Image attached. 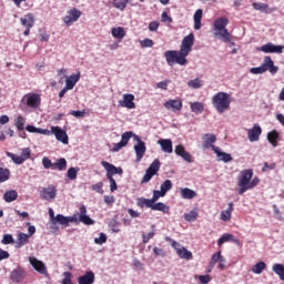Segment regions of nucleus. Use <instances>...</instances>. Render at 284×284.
I'll return each mask as SVG.
<instances>
[{"label": "nucleus", "instance_id": "f257e3e1", "mask_svg": "<svg viewBox=\"0 0 284 284\" xmlns=\"http://www.w3.org/2000/svg\"><path fill=\"white\" fill-rule=\"evenodd\" d=\"M192 45H194V33H190L184 37L180 50H169L164 52L168 65H187V54L192 52Z\"/></svg>", "mask_w": 284, "mask_h": 284}, {"label": "nucleus", "instance_id": "f03ea898", "mask_svg": "<svg viewBox=\"0 0 284 284\" xmlns=\"http://www.w3.org/2000/svg\"><path fill=\"white\" fill-rule=\"evenodd\" d=\"M70 223H83L84 225H94V220H92L88 215V209L85 207V205H81L79 214H74L72 216H64L63 214L55 215L52 225H64V227H68Z\"/></svg>", "mask_w": 284, "mask_h": 284}, {"label": "nucleus", "instance_id": "7ed1b4c3", "mask_svg": "<svg viewBox=\"0 0 284 284\" xmlns=\"http://www.w3.org/2000/svg\"><path fill=\"white\" fill-rule=\"evenodd\" d=\"M211 101L213 108L219 112V114H223V112H227V110H230L232 95L227 92L220 91L212 97Z\"/></svg>", "mask_w": 284, "mask_h": 284}, {"label": "nucleus", "instance_id": "20e7f679", "mask_svg": "<svg viewBox=\"0 0 284 284\" xmlns=\"http://www.w3.org/2000/svg\"><path fill=\"white\" fill-rule=\"evenodd\" d=\"M227 23H230V20L223 17L217 18L214 21V37H216V39H221L224 43H230L232 41V34L227 31Z\"/></svg>", "mask_w": 284, "mask_h": 284}, {"label": "nucleus", "instance_id": "39448f33", "mask_svg": "<svg viewBox=\"0 0 284 284\" xmlns=\"http://www.w3.org/2000/svg\"><path fill=\"white\" fill-rule=\"evenodd\" d=\"M101 165L106 172V179L110 183V192H116V190H119V186L116 185V180H114V174H119L120 176H122L123 169L121 166H114V164H111L108 161H102Z\"/></svg>", "mask_w": 284, "mask_h": 284}, {"label": "nucleus", "instance_id": "423d86ee", "mask_svg": "<svg viewBox=\"0 0 284 284\" xmlns=\"http://www.w3.org/2000/svg\"><path fill=\"white\" fill-rule=\"evenodd\" d=\"M254 176V171L252 169H244L240 172L237 176L239 194H245L250 190V183Z\"/></svg>", "mask_w": 284, "mask_h": 284}, {"label": "nucleus", "instance_id": "0eeeda50", "mask_svg": "<svg viewBox=\"0 0 284 284\" xmlns=\"http://www.w3.org/2000/svg\"><path fill=\"white\" fill-rule=\"evenodd\" d=\"M132 139L136 143L133 146V150H134L135 156H136V163H140V161H142V159H143V156H145V152H146L148 148L145 146V142H143V140H141V136L133 133Z\"/></svg>", "mask_w": 284, "mask_h": 284}, {"label": "nucleus", "instance_id": "6e6552de", "mask_svg": "<svg viewBox=\"0 0 284 284\" xmlns=\"http://www.w3.org/2000/svg\"><path fill=\"white\" fill-rule=\"evenodd\" d=\"M168 241L171 242L172 247L175 250L178 256H180V258H184L185 261H192L193 255L192 252L189 251L187 248H185V246L181 245V243L166 237Z\"/></svg>", "mask_w": 284, "mask_h": 284}, {"label": "nucleus", "instance_id": "1a4fd4ad", "mask_svg": "<svg viewBox=\"0 0 284 284\" xmlns=\"http://www.w3.org/2000/svg\"><path fill=\"white\" fill-rule=\"evenodd\" d=\"M23 105L37 110L41 105V97L37 93H28L22 98Z\"/></svg>", "mask_w": 284, "mask_h": 284}, {"label": "nucleus", "instance_id": "9d476101", "mask_svg": "<svg viewBox=\"0 0 284 284\" xmlns=\"http://www.w3.org/2000/svg\"><path fill=\"white\" fill-rule=\"evenodd\" d=\"M159 170H161V161H159V159H155L146 169L145 174L142 179V183H150V181H152V176H155Z\"/></svg>", "mask_w": 284, "mask_h": 284}, {"label": "nucleus", "instance_id": "9b49d317", "mask_svg": "<svg viewBox=\"0 0 284 284\" xmlns=\"http://www.w3.org/2000/svg\"><path fill=\"white\" fill-rule=\"evenodd\" d=\"M258 52H264V54H283L284 45L283 44H274L272 42H267L262 47L257 48Z\"/></svg>", "mask_w": 284, "mask_h": 284}, {"label": "nucleus", "instance_id": "f8f14e48", "mask_svg": "<svg viewBox=\"0 0 284 284\" xmlns=\"http://www.w3.org/2000/svg\"><path fill=\"white\" fill-rule=\"evenodd\" d=\"M134 136V132L126 131L121 135V141L115 143L112 148V152H120V150H123L130 143V140Z\"/></svg>", "mask_w": 284, "mask_h": 284}, {"label": "nucleus", "instance_id": "ddd939ff", "mask_svg": "<svg viewBox=\"0 0 284 284\" xmlns=\"http://www.w3.org/2000/svg\"><path fill=\"white\" fill-rule=\"evenodd\" d=\"M81 19V10L73 8L67 12V16L63 18V23L65 26H72L73 23H77Z\"/></svg>", "mask_w": 284, "mask_h": 284}, {"label": "nucleus", "instance_id": "4468645a", "mask_svg": "<svg viewBox=\"0 0 284 284\" xmlns=\"http://www.w3.org/2000/svg\"><path fill=\"white\" fill-rule=\"evenodd\" d=\"M50 134H53L60 143H63V145H68L69 140H68V133L59 128V126H51V130L49 131Z\"/></svg>", "mask_w": 284, "mask_h": 284}, {"label": "nucleus", "instance_id": "2eb2a0df", "mask_svg": "<svg viewBox=\"0 0 284 284\" xmlns=\"http://www.w3.org/2000/svg\"><path fill=\"white\" fill-rule=\"evenodd\" d=\"M40 196L44 201H53V199H57V186L49 185L47 187H43L40 191Z\"/></svg>", "mask_w": 284, "mask_h": 284}, {"label": "nucleus", "instance_id": "dca6fc26", "mask_svg": "<svg viewBox=\"0 0 284 284\" xmlns=\"http://www.w3.org/2000/svg\"><path fill=\"white\" fill-rule=\"evenodd\" d=\"M120 108H128V110H134L136 108V104L134 103V94L132 93H124L123 100L119 101Z\"/></svg>", "mask_w": 284, "mask_h": 284}, {"label": "nucleus", "instance_id": "f3484780", "mask_svg": "<svg viewBox=\"0 0 284 284\" xmlns=\"http://www.w3.org/2000/svg\"><path fill=\"white\" fill-rule=\"evenodd\" d=\"M27 272L23 270V267H18L13 270L10 274V281L12 283H23L26 281Z\"/></svg>", "mask_w": 284, "mask_h": 284}, {"label": "nucleus", "instance_id": "a211bd4d", "mask_svg": "<svg viewBox=\"0 0 284 284\" xmlns=\"http://www.w3.org/2000/svg\"><path fill=\"white\" fill-rule=\"evenodd\" d=\"M29 263L33 270H36V272H39V274L48 275V268L45 267V264L37 257H29Z\"/></svg>", "mask_w": 284, "mask_h": 284}, {"label": "nucleus", "instance_id": "6ab92c4d", "mask_svg": "<svg viewBox=\"0 0 284 284\" xmlns=\"http://www.w3.org/2000/svg\"><path fill=\"white\" fill-rule=\"evenodd\" d=\"M262 133L263 130L261 129V125L254 124L252 129H247L248 141L251 143L258 141V139H261Z\"/></svg>", "mask_w": 284, "mask_h": 284}, {"label": "nucleus", "instance_id": "aec40b11", "mask_svg": "<svg viewBox=\"0 0 284 284\" xmlns=\"http://www.w3.org/2000/svg\"><path fill=\"white\" fill-rule=\"evenodd\" d=\"M262 68H263L264 72L268 71L271 74H276V72H278V67L274 65V61L272 60V58L270 55H266L264 58Z\"/></svg>", "mask_w": 284, "mask_h": 284}, {"label": "nucleus", "instance_id": "412c9836", "mask_svg": "<svg viewBox=\"0 0 284 284\" xmlns=\"http://www.w3.org/2000/svg\"><path fill=\"white\" fill-rule=\"evenodd\" d=\"M174 152L176 156H181V159H183V161H186V163H192V154L185 151V146H183V144L176 145Z\"/></svg>", "mask_w": 284, "mask_h": 284}, {"label": "nucleus", "instance_id": "4be33fe9", "mask_svg": "<svg viewBox=\"0 0 284 284\" xmlns=\"http://www.w3.org/2000/svg\"><path fill=\"white\" fill-rule=\"evenodd\" d=\"M81 80V72L73 73L65 78V87L69 90H74V85Z\"/></svg>", "mask_w": 284, "mask_h": 284}, {"label": "nucleus", "instance_id": "5701e85b", "mask_svg": "<svg viewBox=\"0 0 284 284\" xmlns=\"http://www.w3.org/2000/svg\"><path fill=\"white\" fill-rule=\"evenodd\" d=\"M166 110L171 112H180L183 109V102L181 100H169L164 103Z\"/></svg>", "mask_w": 284, "mask_h": 284}, {"label": "nucleus", "instance_id": "b1692460", "mask_svg": "<svg viewBox=\"0 0 284 284\" xmlns=\"http://www.w3.org/2000/svg\"><path fill=\"white\" fill-rule=\"evenodd\" d=\"M202 141H203V148H205L206 150H210V148H212V150H214V143H216V135L212 134V133H205L202 136Z\"/></svg>", "mask_w": 284, "mask_h": 284}, {"label": "nucleus", "instance_id": "393cba45", "mask_svg": "<svg viewBox=\"0 0 284 284\" xmlns=\"http://www.w3.org/2000/svg\"><path fill=\"white\" fill-rule=\"evenodd\" d=\"M213 152H215L217 161H222L223 163H230L233 161L232 154L222 152L219 146H213Z\"/></svg>", "mask_w": 284, "mask_h": 284}, {"label": "nucleus", "instance_id": "a878e982", "mask_svg": "<svg viewBox=\"0 0 284 284\" xmlns=\"http://www.w3.org/2000/svg\"><path fill=\"white\" fill-rule=\"evenodd\" d=\"M158 145H160L162 152L165 154H172L174 151L172 148V141L170 139H160L158 140Z\"/></svg>", "mask_w": 284, "mask_h": 284}, {"label": "nucleus", "instance_id": "bb28decb", "mask_svg": "<svg viewBox=\"0 0 284 284\" xmlns=\"http://www.w3.org/2000/svg\"><path fill=\"white\" fill-rule=\"evenodd\" d=\"M254 10H257L258 12H264L265 14H272V12H276V8H270L266 3L263 2H254L253 3Z\"/></svg>", "mask_w": 284, "mask_h": 284}, {"label": "nucleus", "instance_id": "cd10ccee", "mask_svg": "<svg viewBox=\"0 0 284 284\" xmlns=\"http://www.w3.org/2000/svg\"><path fill=\"white\" fill-rule=\"evenodd\" d=\"M79 284H94V272L87 271L82 276L78 277Z\"/></svg>", "mask_w": 284, "mask_h": 284}, {"label": "nucleus", "instance_id": "c85d7f7f", "mask_svg": "<svg viewBox=\"0 0 284 284\" xmlns=\"http://www.w3.org/2000/svg\"><path fill=\"white\" fill-rule=\"evenodd\" d=\"M27 132H30V134H44V136H50V130L37 128L34 125H27L26 126Z\"/></svg>", "mask_w": 284, "mask_h": 284}, {"label": "nucleus", "instance_id": "c756f323", "mask_svg": "<svg viewBox=\"0 0 284 284\" xmlns=\"http://www.w3.org/2000/svg\"><path fill=\"white\" fill-rule=\"evenodd\" d=\"M21 26L24 28H33L34 27V16L32 13L26 14L20 19Z\"/></svg>", "mask_w": 284, "mask_h": 284}, {"label": "nucleus", "instance_id": "7c9ffc66", "mask_svg": "<svg viewBox=\"0 0 284 284\" xmlns=\"http://www.w3.org/2000/svg\"><path fill=\"white\" fill-rule=\"evenodd\" d=\"M180 194L182 199L190 201L196 196V191L189 187H182L180 189Z\"/></svg>", "mask_w": 284, "mask_h": 284}, {"label": "nucleus", "instance_id": "2f4dec72", "mask_svg": "<svg viewBox=\"0 0 284 284\" xmlns=\"http://www.w3.org/2000/svg\"><path fill=\"white\" fill-rule=\"evenodd\" d=\"M232 212H234V202H230L229 207L221 212L220 219L222 221H230L232 219Z\"/></svg>", "mask_w": 284, "mask_h": 284}, {"label": "nucleus", "instance_id": "473e14b6", "mask_svg": "<svg viewBox=\"0 0 284 284\" xmlns=\"http://www.w3.org/2000/svg\"><path fill=\"white\" fill-rule=\"evenodd\" d=\"M111 34L114 39H119L121 41L122 39H125V29L123 27H114L111 29Z\"/></svg>", "mask_w": 284, "mask_h": 284}, {"label": "nucleus", "instance_id": "72a5a7b5", "mask_svg": "<svg viewBox=\"0 0 284 284\" xmlns=\"http://www.w3.org/2000/svg\"><path fill=\"white\" fill-rule=\"evenodd\" d=\"M194 30H201V20L203 19V9H197L193 16Z\"/></svg>", "mask_w": 284, "mask_h": 284}, {"label": "nucleus", "instance_id": "f704fd0d", "mask_svg": "<svg viewBox=\"0 0 284 284\" xmlns=\"http://www.w3.org/2000/svg\"><path fill=\"white\" fill-rule=\"evenodd\" d=\"M3 199L6 203H12L19 199V193H17L14 190H9L4 193Z\"/></svg>", "mask_w": 284, "mask_h": 284}, {"label": "nucleus", "instance_id": "c9c22d12", "mask_svg": "<svg viewBox=\"0 0 284 284\" xmlns=\"http://www.w3.org/2000/svg\"><path fill=\"white\" fill-rule=\"evenodd\" d=\"M274 274L280 277V281H284V265L280 263H275L272 266Z\"/></svg>", "mask_w": 284, "mask_h": 284}, {"label": "nucleus", "instance_id": "e433bc0d", "mask_svg": "<svg viewBox=\"0 0 284 284\" xmlns=\"http://www.w3.org/2000/svg\"><path fill=\"white\" fill-rule=\"evenodd\" d=\"M184 219L189 223H194V221H196V219H199V209H193L189 213H185Z\"/></svg>", "mask_w": 284, "mask_h": 284}, {"label": "nucleus", "instance_id": "4c0bfd02", "mask_svg": "<svg viewBox=\"0 0 284 284\" xmlns=\"http://www.w3.org/2000/svg\"><path fill=\"white\" fill-rule=\"evenodd\" d=\"M151 210H154L155 212H163L164 214H168L170 212V206L165 205L162 202L153 203V206Z\"/></svg>", "mask_w": 284, "mask_h": 284}, {"label": "nucleus", "instance_id": "58836bf2", "mask_svg": "<svg viewBox=\"0 0 284 284\" xmlns=\"http://www.w3.org/2000/svg\"><path fill=\"white\" fill-rule=\"evenodd\" d=\"M14 125L19 132H22V130H26V118L23 115H18L14 119Z\"/></svg>", "mask_w": 284, "mask_h": 284}, {"label": "nucleus", "instance_id": "ea45409f", "mask_svg": "<svg viewBox=\"0 0 284 284\" xmlns=\"http://www.w3.org/2000/svg\"><path fill=\"white\" fill-rule=\"evenodd\" d=\"M138 207H150L152 210L154 202L152 199L140 197L138 199Z\"/></svg>", "mask_w": 284, "mask_h": 284}, {"label": "nucleus", "instance_id": "a19ab883", "mask_svg": "<svg viewBox=\"0 0 284 284\" xmlns=\"http://www.w3.org/2000/svg\"><path fill=\"white\" fill-rule=\"evenodd\" d=\"M68 168V161L64 158L59 159L55 163H53V170H59V172H63Z\"/></svg>", "mask_w": 284, "mask_h": 284}, {"label": "nucleus", "instance_id": "79ce46f5", "mask_svg": "<svg viewBox=\"0 0 284 284\" xmlns=\"http://www.w3.org/2000/svg\"><path fill=\"white\" fill-rule=\"evenodd\" d=\"M205 110V106L203 105V102H193L191 103V111L195 114H203V111Z\"/></svg>", "mask_w": 284, "mask_h": 284}, {"label": "nucleus", "instance_id": "37998d69", "mask_svg": "<svg viewBox=\"0 0 284 284\" xmlns=\"http://www.w3.org/2000/svg\"><path fill=\"white\" fill-rule=\"evenodd\" d=\"M278 132L276 131H271L267 133V141L273 145V148H276L278 145Z\"/></svg>", "mask_w": 284, "mask_h": 284}, {"label": "nucleus", "instance_id": "c03bdc74", "mask_svg": "<svg viewBox=\"0 0 284 284\" xmlns=\"http://www.w3.org/2000/svg\"><path fill=\"white\" fill-rule=\"evenodd\" d=\"M170 190H172V181L165 180L160 186V194L165 196Z\"/></svg>", "mask_w": 284, "mask_h": 284}, {"label": "nucleus", "instance_id": "a18cd8bd", "mask_svg": "<svg viewBox=\"0 0 284 284\" xmlns=\"http://www.w3.org/2000/svg\"><path fill=\"white\" fill-rule=\"evenodd\" d=\"M30 239V235L26 233H19L18 234V240H17V246L18 247H23L28 243V240Z\"/></svg>", "mask_w": 284, "mask_h": 284}, {"label": "nucleus", "instance_id": "49530a36", "mask_svg": "<svg viewBox=\"0 0 284 284\" xmlns=\"http://www.w3.org/2000/svg\"><path fill=\"white\" fill-rule=\"evenodd\" d=\"M151 230L152 231L149 232L148 234H142L143 243H150L151 239L156 235V225L153 224L151 226Z\"/></svg>", "mask_w": 284, "mask_h": 284}, {"label": "nucleus", "instance_id": "de8ad7c7", "mask_svg": "<svg viewBox=\"0 0 284 284\" xmlns=\"http://www.w3.org/2000/svg\"><path fill=\"white\" fill-rule=\"evenodd\" d=\"M265 267H267V264H265V262H258L253 265L251 272H253V274H263V270H265Z\"/></svg>", "mask_w": 284, "mask_h": 284}, {"label": "nucleus", "instance_id": "09e8293b", "mask_svg": "<svg viewBox=\"0 0 284 284\" xmlns=\"http://www.w3.org/2000/svg\"><path fill=\"white\" fill-rule=\"evenodd\" d=\"M187 87L192 88L193 90H199V89L203 88V82L201 81V79L195 78L187 82Z\"/></svg>", "mask_w": 284, "mask_h": 284}, {"label": "nucleus", "instance_id": "8fccbe9b", "mask_svg": "<svg viewBox=\"0 0 284 284\" xmlns=\"http://www.w3.org/2000/svg\"><path fill=\"white\" fill-rule=\"evenodd\" d=\"M10 181V169L0 168V183Z\"/></svg>", "mask_w": 284, "mask_h": 284}, {"label": "nucleus", "instance_id": "3c124183", "mask_svg": "<svg viewBox=\"0 0 284 284\" xmlns=\"http://www.w3.org/2000/svg\"><path fill=\"white\" fill-rule=\"evenodd\" d=\"M7 156L16 163V165H23V159H21V155H17L11 152H7Z\"/></svg>", "mask_w": 284, "mask_h": 284}, {"label": "nucleus", "instance_id": "603ef678", "mask_svg": "<svg viewBox=\"0 0 284 284\" xmlns=\"http://www.w3.org/2000/svg\"><path fill=\"white\" fill-rule=\"evenodd\" d=\"M79 170L80 169H74V168H70L68 171H67V176L70 181H77V176L79 174Z\"/></svg>", "mask_w": 284, "mask_h": 284}, {"label": "nucleus", "instance_id": "864d4df0", "mask_svg": "<svg viewBox=\"0 0 284 284\" xmlns=\"http://www.w3.org/2000/svg\"><path fill=\"white\" fill-rule=\"evenodd\" d=\"M221 257H222L221 251H219L212 255L211 262H210L211 270H214V265H216V263H219Z\"/></svg>", "mask_w": 284, "mask_h": 284}, {"label": "nucleus", "instance_id": "5fc2aeb1", "mask_svg": "<svg viewBox=\"0 0 284 284\" xmlns=\"http://www.w3.org/2000/svg\"><path fill=\"white\" fill-rule=\"evenodd\" d=\"M95 245H103V243H108V235L105 233H100L99 237L94 239Z\"/></svg>", "mask_w": 284, "mask_h": 284}, {"label": "nucleus", "instance_id": "6e6d98bb", "mask_svg": "<svg viewBox=\"0 0 284 284\" xmlns=\"http://www.w3.org/2000/svg\"><path fill=\"white\" fill-rule=\"evenodd\" d=\"M232 236H233V235L230 234V233L223 234V235L219 239L217 245H223V243H227V242L232 241Z\"/></svg>", "mask_w": 284, "mask_h": 284}, {"label": "nucleus", "instance_id": "4d7b16f0", "mask_svg": "<svg viewBox=\"0 0 284 284\" xmlns=\"http://www.w3.org/2000/svg\"><path fill=\"white\" fill-rule=\"evenodd\" d=\"M2 245H12L14 243V237L10 234H4L1 240Z\"/></svg>", "mask_w": 284, "mask_h": 284}, {"label": "nucleus", "instance_id": "13d9d810", "mask_svg": "<svg viewBox=\"0 0 284 284\" xmlns=\"http://www.w3.org/2000/svg\"><path fill=\"white\" fill-rule=\"evenodd\" d=\"M31 154H32V151L29 148H26L22 150L20 159H22V162L26 163V161H28V159H30Z\"/></svg>", "mask_w": 284, "mask_h": 284}, {"label": "nucleus", "instance_id": "bf43d9fd", "mask_svg": "<svg viewBox=\"0 0 284 284\" xmlns=\"http://www.w3.org/2000/svg\"><path fill=\"white\" fill-rule=\"evenodd\" d=\"M42 165L44 168V170H53L54 163H52V160L49 158H43L42 159Z\"/></svg>", "mask_w": 284, "mask_h": 284}, {"label": "nucleus", "instance_id": "052dcab7", "mask_svg": "<svg viewBox=\"0 0 284 284\" xmlns=\"http://www.w3.org/2000/svg\"><path fill=\"white\" fill-rule=\"evenodd\" d=\"M113 7H115L116 10H123L124 8H128V4L124 0H113Z\"/></svg>", "mask_w": 284, "mask_h": 284}, {"label": "nucleus", "instance_id": "680f3d73", "mask_svg": "<svg viewBox=\"0 0 284 284\" xmlns=\"http://www.w3.org/2000/svg\"><path fill=\"white\" fill-rule=\"evenodd\" d=\"M140 45L141 48H152L154 45V41H152V39H144L140 41Z\"/></svg>", "mask_w": 284, "mask_h": 284}, {"label": "nucleus", "instance_id": "e2e57ef3", "mask_svg": "<svg viewBox=\"0 0 284 284\" xmlns=\"http://www.w3.org/2000/svg\"><path fill=\"white\" fill-rule=\"evenodd\" d=\"M63 276H64V278L62 280V284H73L72 283V273L71 272H64Z\"/></svg>", "mask_w": 284, "mask_h": 284}, {"label": "nucleus", "instance_id": "0e129e2a", "mask_svg": "<svg viewBox=\"0 0 284 284\" xmlns=\"http://www.w3.org/2000/svg\"><path fill=\"white\" fill-rule=\"evenodd\" d=\"M91 189L93 190V192H98V194H103V182L93 184Z\"/></svg>", "mask_w": 284, "mask_h": 284}, {"label": "nucleus", "instance_id": "69168bd1", "mask_svg": "<svg viewBox=\"0 0 284 284\" xmlns=\"http://www.w3.org/2000/svg\"><path fill=\"white\" fill-rule=\"evenodd\" d=\"M250 72L251 74H263L265 73V69H263V67L260 65V67L251 68Z\"/></svg>", "mask_w": 284, "mask_h": 284}, {"label": "nucleus", "instance_id": "338daca9", "mask_svg": "<svg viewBox=\"0 0 284 284\" xmlns=\"http://www.w3.org/2000/svg\"><path fill=\"white\" fill-rule=\"evenodd\" d=\"M161 26V23H159V21H152L149 23V30L150 32H156V30H159V27Z\"/></svg>", "mask_w": 284, "mask_h": 284}, {"label": "nucleus", "instance_id": "774afa93", "mask_svg": "<svg viewBox=\"0 0 284 284\" xmlns=\"http://www.w3.org/2000/svg\"><path fill=\"white\" fill-rule=\"evenodd\" d=\"M197 278H199L201 284H207L212 281L210 275H200Z\"/></svg>", "mask_w": 284, "mask_h": 284}]
</instances>
